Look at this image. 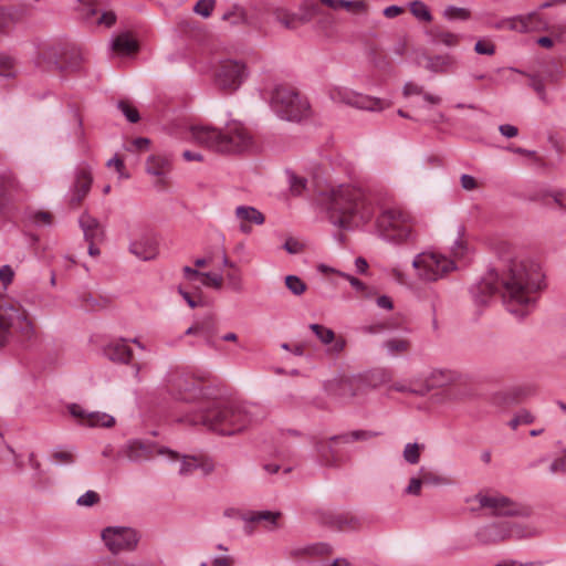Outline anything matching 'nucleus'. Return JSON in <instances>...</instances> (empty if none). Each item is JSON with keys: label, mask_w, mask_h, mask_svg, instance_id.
Listing matches in <instances>:
<instances>
[{"label": "nucleus", "mask_w": 566, "mask_h": 566, "mask_svg": "<svg viewBox=\"0 0 566 566\" xmlns=\"http://www.w3.org/2000/svg\"><path fill=\"white\" fill-rule=\"evenodd\" d=\"M285 286L292 294L296 296L302 295L307 289L305 282L302 281L297 275L293 274L285 276Z\"/></svg>", "instance_id": "nucleus-40"}, {"label": "nucleus", "mask_w": 566, "mask_h": 566, "mask_svg": "<svg viewBox=\"0 0 566 566\" xmlns=\"http://www.w3.org/2000/svg\"><path fill=\"white\" fill-rule=\"evenodd\" d=\"M82 6L84 10V17L85 19H91L92 17L97 14V8L95 0H77Z\"/></svg>", "instance_id": "nucleus-63"}, {"label": "nucleus", "mask_w": 566, "mask_h": 566, "mask_svg": "<svg viewBox=\"0 0 566 566\" xmlns=\"http://www.w3.org/2000/svg\"><path fill=\"white\" fill-rule=\"evenodd\" d=\"M221 19L229 22L231 25L245 24L255 29H260L259 23L249 17L247 10L239 4H232L229 9H227L223 12Z\"/></svg>", "instance_id": "nucleus-29"}, {"label": "nucleus", "mask_w": 566, "mask_h": 566, "mask_svg": "<svg viewBox=\"0 0 566 566\" xmlns=\"http://www.w3.org/2000/svg\"><path fill=\"white\" fill-rule=\"evenodd\" d=\"M275 20L289 30L296 29L301 23L297 13L290 12L285 9H276L274 11Z\"/></svg>", "instance_id": "nucleus-36"}, {"label": "nucleus", "mask_w": 566, "mask_h": 566, "mask_svg": "<svg viewBox=\"0 0 566 566\" xmlns=\"http://www.w3.org/2000/svg\"><path fill=\"white\" fill-rule=\"evenodd\" d=\"M30 219L36 226H50L52 223V214L48 211H36L30 214Z\"/></svg>", "instance_id": "nucleus-55"}, {"label": "nucleus", "mask_w": 566, "mask_h": 566, "mask_svg": "<svg viewBox=\"0 0 566 566\" xmlns=\"http://www.w3.org/2000/svg\"><path fill=\"white\" fill-rule=\"evenodd\" d=\"M512 70L530 78L528 85L534 90L538 98L544 103H548L546 84H556L564 76L563 71L556 64L547 65L545 69L535 73H525L516 69Z\"/></svg>", "instance_id": "nucleus-16"}, {"label": "nucleus", "mask_w": 566, "mask_h": 566, "mask_svg": "<svg viewBox=\"0 0 566 566\" xmlns=\"http://www.w3.org/2000/svg\"><path fill=\"white\" fill-rule=\"evenodd\" d=\"M14 181L9 176H2L0 177V211L6 206V202L8 200V195L10 190L13 188Z\"/></svg>", "instance_id": "nucleus-45"}, {"label": "nucleus", "mask_w": 566, "mask_h": 566, "mask_svg": "<svg viewBox=\"0 0 566 566\" xmlns=\"http://www.w3.org/2000/svg\"><path fill=\"white\" fill-rule=\"evenodd\" d=\"M308 328L314 333L319 343L327 346V354L338 356L346 347V339L343 336H336L332 328L313 323Z\"/></svg>", "instance_id": "nucleus-20"}, {"label": "nucleus", "mask_w": 566, "mask_h": 566, "mask_svg": "<svg viewBox=\"0 0 566 566\" xmlns=\"http://www.w3.org/2000/svg\"><path fill=\"white\" fill-rule=\"evenodd\" d=\"M256 406L234 400L208 401L189 418L191 424H202L219 434L231 436L245 429L255 418Z\"/></svg>", "instance_id": "nucleus-3"}, {"label": "nucleus", "mask_w": 566, "mask_h": 566, "mask_svg": "<svg viewBox=\"0 0 566 566\" xmlns=\"http://www.w3.org/2000/svg\"><path fill=\"white\" fill-rule=\"evenodd\" d=\"M67 410L72 417L78 420L80 424L87 427L111 428L115 424V419L105 412H86L80 405L70 403Z\"/></svg>", "instance_id": "nucleus-19"}, {"label": "nucleus", "mask_w": 566, "mask_h": 566, "mask_svg": "<svg viewBox=\"0 0 566 566\" xmlns=\"http://www.w3.org/2000/svg\"><path fill=\"white\" fill-rule=\"evenodd\" d=\"M528 14L526 15H517L511 19L503 20L500 22L496 28H509L512 31H517L521 33H528L527 27Z\"/></svg>", "instance_id": "nucleus-38"}, {"label": "nucleus", "mask_w": 566, "mask_h": 566, "mask_svg": "<svg viewBox=\"0 0 566 566\" xmlns=\"http://www.w3.org/2000/svg\"><path fill=\"white\" fill-rule=\"evenodd\" d=\"M112 50L128 55L138 50V43L128 33H120L113 39Z\"/></svg>", "instance_id": "nucleus-32"}, {"label": "nucleus", "mask_w": 566, "mask_h": 566, "mask_svg": "<svg viewBox=\"0 0 566 566\" xmlns=\"http://www.w3.org/2000/svg\"><path fill=\"white\" fill-rule=\"evenodd\" d=\"M423 482L421 476L419 478H411L409 481L408 486L406 488L405 492L410 495L419 496L421 494V486Z\"/></svg>", "instance_id": "nucleus-60"}, {"label": "nucleus", "mask_w": 566, "mask_h": 566, "mask_svg": "<svg viewBox=\"0 0 566 566\" xmlns=\"http://www.w3.org/2000/svg\"><path fill=\"white\" fill-rule=\"evenodd\" d=\"M289 184L292 195L300 196L306 189L307 179L300 177L292 171H287Z\"/></svg>", "instance_id": "nucleus-43"}, {"label": "nucleus", "mask_w": 566, "mask_h": 566, "mask_svg": "<svg viewBox=\"0 0 566 566\" xmlns=\"http://www.w3.org/2000/svg\"><path fill=\"white\" fill-rule=\"evenodd\" d=\"M101 536L113 554L135 551L140 539L136 530L124 526H108L102 531Z\"/></svg>", "instance_id": "nucleus-11"}, {"label": "nucleus", "mask_w": 566, "mask_h": 566, "mask_svg": "<svg viewBox=\"0 0 566 566\" xmlns=\"http://www.w3.org/2000/svg\"><path fill=\"white\" fill-rule=\"evenodd\" d=\"M172 460H180L178 473L181 476L191 475L198 469V457L195 455H180L178 457L168 455Z\"/></svg>", "instance_id": "nucleus-37"}, {"label": "nucleus", "mask_w": 566, "mask_h": 566, "mask_svg": "<svg viewBox=\"0 0 566 566\" xmlns=\"http://www.w3.org/2000/svg\"><path fill=\"white\" fill-rule=\"evenodd\" d=\"M301 23H307L316 15L322 14V9L317 3V0H304L300 6V12L297 13Z\"/></svg>", "instance_id": "nucleus-35"}, {"label": "nucleus", "mask_w": 566, "mask_h": 566, "mask_svg": "<svg viewBox=\"0 0 566 566\" xmlns=\"http://www.w3.org/2000/svg\"><path fill=\"white\" fill-rule=\"evenodd\" d=\"M339 276L344 277L345 280H347L349 282V284L352 285L353 289H355L357 292H366L367 290V286L366 284L360 281L359 279L350 275V274H347V273H344V272H337Z\"/></svg>", "instance_id": "nucleus-59"}, {"label": "nucleus", "mask_w": 566, "mask_h": 566, "mask_svg": "<svg viewBox=\"0 0 566 566\" xmlns=\"http://www.w3.org/2000/svg\"><path fill=\"white\" fill-rule=\"evenodd\" d=\"M410 11L417 19L421 21L430 22L432 20V15L428 7L422 1H412L410 3Z\"/></svg>", "instance_id": "nucleus-42"}, {"label": "nucleus", "mask_w": 566, "mask_h": 566, "mask_svg": "<svg viewBox=\"0 0 566 566\" xmlns=\"http://www.w3.org/2000/svg\"><path fill=\"white\" fill-rule=\"evenodd\" d=\"M420 447L418 443H407L403 449V459L409 464H417L420 460Z\"/></svg>", "instance_id": "nucleus-44"}, {"label": "nucleus", "mask_w": 566, "mask_h": 566, "mask_svg": "<svg viewBox=\"0 0 566 566\" xmlns=\"http://www.w3.org/2000/svg\"><path fill=\"white\" fill-rule=\"evenodd\" d=\"M118 108L120 109V112L124 114V116L127 118L128 122L137 123L139 120L140 116H139L138 109L136 107H134L133 105H130L128 102H126V101L118 102Z\"/></svg>", "instance_id": "nucleus-48"}, {"label": "nucleus", "mask_w": 566, "mask_h": 566, "mask_svg": "<svg viewBox=\"0 0 566 566\" xmlns=\"http://www.w3.org/2000/svg\"><path fill=\"white\" fill-rule=\"evenodd\" d=\"M12 339L29 349L36 345L39 332L23 307L3 302L0 303V348Z\"/></svg>", "instance_id": "nucleus-5"}, {"label": "nucleus", "mask_w": 566, "mask_h": 566, "mask_svg": "<svg viewBox=\"0 0 566 566\" xmlns=\"http://www.w3.org/2000/svg\"><path fill=\"white\" fill-rule=\"evenodd\" d=\"M378 235L392 244H403L416 241L412 217L400 208L382 209L376 220Z\"/></svg>", "instance_id": "nucleus-6"}, {"label": "nucleus", "mask_w": 566, "mask_h": 566, "mask_svg": "<svg viewBox=\"0 0 566 566\" xmlns=\"http://www.w3.org/2000/svg\"><path fill=\"white\" fill-rule=\"evenodd\" d=\"M78 222L86 242H101L103 240L104 230L96 218L88 213H83Z\"/></svg>", "instance_id": "nucleus-28"}, {"label": "nucleus", "mask_w": 566, "mask_h": 566, "mask_svg": "<svg viewBox=\"0 0 566 566\" xmlns=\"http://www.w3.org/2000/svg\"><path fill=\"white\" fill-rule=\"evenodd\" d=\"M305 553L310 555H328L332 553V547L326 543H316L307 546Z\"/></svg>", "instance_id": "nucleus-56"}, {"label": "nucleus", "mask_w": 566, "mask_h": 566, "mask_svg": "<svg viewBox=\"0 0 566 566\" xmlns=\"http://www.w3.org/2000/svg\"><path fill=\"white\" fill-rule=\"evenodd\" d=\"M328 94L334 102L344 103L359 109L376 112L382 111L389 106L385 99L364 95L347 87H332Z\"/></svg>", "instance_id": "nucleus-12"}, {"label": "nucleus", "mask_w": 566, "mask_h": 566, "mask_svg": "<svg viewBox=\"0 0 566 566\" xmlns=\"http://www.w3.org/2000/svg\"><path fill=\"white\" fill-rule=\"evenodd\" d=\"M235 217L238 220H240V231L245 234L251 233V224L261 226L265 221L264 214L251 206L237 207Z\"/></svg>", "instance_id": "nucleus-22"}, {"label": "nucleus", "mask_w": 566, "mask_h": 566, "mask_svg": "<svg viewBox=\"0 0 566 566\" xmlns=\"http://www.w3.org/2000/svg\"><path fill=\"white\" fill-rule=\"evenodd\" d=\"M216 0H199L193 7L195 13L209 18L214 9Z\"/></svg>", "instance_id": "nucleus-49"}, {"label": "nucleus", "mask_w": 566, "mask_h": 566, "mask_svg": "<svg viewBox=\"0 0 566 566\" xmlns=\"http://www.w3.org/2000/svg\"><path fill=\"white\" fill-rule=\"evenodd\" d=\"M339 9H346L348 11L360 13L366 11V3L363 0H339Z\"/></svg>", "instance_id": "nucleus-53"}, {"label": "nucleus", "mask_w": 566, "mask_h": 566, "mask_svg": "<svg viewBox=\"0 0 566 566\" xmlns=\"http://www.w3.org/2000/svg\"><path fill=\"white\" fill-rule=\"evenodd\" d=\"M125 457L132 462H143L154 458L156 454L178 457V453L151 441L132 440L123 449Z\"/></svg>", "instance_id": "nucleus-15"}, {"label": "nucleus", "mask_w": 566, "mask_h": 566, "mask_svg": "<svg viewBox=\"0 0 566 566\" xmlns=\"http://www.w3.org/2000/svg\"><path fill=\"white\" fill-rule=\"evenodd\" d=\"M171 170L170 160L161 155H151L146 160V171L149 175L158 177L157 184L165 187L166 177Z\"/></svg>", "instance_id": "nucleus-25"}, {"label": "nucleus", "mask_w": 566, "mask_h": 566, "mask_svg": "<svg viewBox=\"0 0 566 566\" xmlns=\"http://www.w3.org/2000/svg\"><path fill=\"white\" fill-rule=\"evenodd\" d=\"M419 474L422 479L423 484L441 485L448 483V480L446 478L440 476L437 473L429 471L424 468L420 469Z\"/></svg>", "instance_id": "nucleus-46"}, {"label": "nucleus", "mask_w": 566, "mask_h": 566, "mask_svg": "<svg viewBox=\"0 0 566 566\" xmlns=\"http://www.w3.org/2000/svg\"><path fill=\"white\" fill-rule=\"evenodd\" d=\"M527 27L528 32H537L547 30V23L543 20V18L537 12L528 13Z\"/></svg>", "instance_id": "nucleus-50"}, {"label": "nucleus", "mask_w": 566, "mask_h": 566, "mask_svg": "<svg viewBox=\"0 0 566 566\" xmlns=\"http://www.w3.org/2000/svg\"><path fill=\"white\" fill-rule=\"evenodd\" d=\"M201 277L203 279L202 284L206 286H211L217 290H220L222 287L223 277L221 274L211 273V272H202Z\"/></svg>", "instance_id": "nucleus-52"}, {"label": "nucleus", "mask_w": 566, "mask_h": 566, "mask_svg": "<svg viewBox=\"0 0 566 566\" xmlns=\"http://www.w3.org/2000/svg\"><path fill=\"white\" fill-rule=\"evenodd\" d=\"M248 75L244 62L227 59L221 61L216 69L214 84L226 93H233L243 84Z\"/></svg>", "instance_id": "nucleus-10"}, {"label": "nucleus", "mask_w": 566, "mask_h": 566, "mask_svg": "<svg viewBox=\"0 0 566 566\" xmlns=\"http://www.w3.org/2000/svg\"><path fill=\"white\" fill-rule=\"evenodd\" d=\"M436 42L442 43L448 46H453L458 43V36L451 32H439L434 35Z\"/></svg>", "instance_id": "nucleus-57"}, {"label": "nucleus", "mask_w": 566, "mask_h": 566, "mask_svg": "<svg viewBox=\"0 0 566 566\" xmlns=\"http://www.w3.org/2000/svg\"><path fill=\"white\" fill-rule=\"evenodd\" d=\"M443 15L449 20H468L470 18V11L464 8L449 6L444 9Z\"/></svg>", "instance_id": "nucleus-47"}, {"label": "nucleus", "mask_w": 566, "mask_h": 566, "mask_svg": "<svg viewBox=\"0 0 566 566\" xmlns=\"http://www.w3.org/2000/svg\"><path fill=\"white\" fill-rule=\"evenodd\" d=\"M332 442L333 441L329 439V441H318L315 444L317 454L326 464H333L335 461Z\"/></svg>", "instance_id": "nucleus-39"}, {"label": "nucleus", "mask_w": 566, "mask_h": 566, "mask_svg": "<svg viewBox=\"0 0 566 566\" xmlns=\"http://www.w3.org/2000/svg\"><path fill=\"white\" fill-rule=\"evenodd\" d=\"M63 56L60 59V66L57 71L61 72H75L81 69L84 61L83 52L74 44L64 42Z\"/></svg>", "instance_id": "nucleus-23"}, {"label": "nucleus", "mask_w": 566, "mask_h": 566, "mask_svg": "<svg viewBox=\"0 0 566 566\" xmlns=\"http://www.w3.org/2000/svg\"><path fill=\"white\" fill-rule=\"evenodd\" d=\"M481 509H491L495 516H528L530 510L513 502L504 495H486L479 493L474 496Z\"/></svg>", "instance_id": "nucleus-13"}, {"label": "nucleus", "mask_w": 566, "mask_h": 566, "mask_svg": "<svg viewBox=\"0 0 566 566\" xmlns=\"http://www.w3.org/2000/svg\"><path fill=\"white\" fill-rule=\"evenodd\" d=\"M378 436H380V432H378V431L354 430V431L342 433L338 436H333L331 438V440L339 441L342 443H352L355 441H367V440L373 439Z\"/></svg>", "instance_id": "nucleus-33"}, {"label": "nucleus", "mask_w": 566, "mask_h": 566, "mask_svg": "<svg viewBox=\"0 0 566 566\" xmlns=\"http://www.w3.org/2000/svg\"><path fill=\"white\" fill-rule=\"evenodd\" d=\"M190 133L196 143L220 154L244 153L253 147L251 134L240 123L229 124L224 130L212 126L193 125Z\"/></svg>", "instance_id": "nucleus-4"}, {"label": "nucleus", "mask_w": 566, "mask_h": 566, "mask_svg": "<svg viewBox=\"0 0 566 566\" xmlns=\"http://www.w3.org/2000/svg\"><path fill=\"white\" fill-rule=\"evenodd\" d=\"M409 342L400 338H391L384 343V347L391 355L402 354L409 349Z\"/></svg>", "instance_id": "nucleus-41"}, {"label": "nucleus", "mask_w": 566, "mask_h": 566, "mask_svg": "<svg viewBox=\"0 0 566 566\" xmlns=\"http://www.w3.org/2000/svg\"><path fill=\"white\" fill-rule=\"evenodd\" d=\"M420 280L434 282L455 269L454 262L434 252H421L412 261Z\"/></svg>", "instance_id": "nucleus-8"}, {"label": "nucleus", "mask_w": 566, "mask_h": 566, "mask_svg": "<svg viewBox=\"0 0 566 566\" xmlns=\"http://www.w3.org/2000/svg\"><path fill=\"white\" fill-rule=\"evenodd\" d=\"M500 259L504 263L502 276L495 270H490L480 282L471 286V295L476 304L485 305L494 294L503 291L507 310L524 316L526 312L523 308L534 304V294L542 289L544 274L537 263L517 259L506 243L500 247Z\"/></svg>", "instance_id": "nucleus-1"}, {"label": "nucleus", "mask_w": 566, "mask_h": 566, "mask_svg": "<svg viewBox=\"0 0 566 566\" xmlns=\"http://www.w3.org/2000/svg\"><path fill=\"white\" fill-rule=\"evenodd\" d=\"M319 524L337 531L354 530L358 526V520L350 513H338L329 509H321L315 512Z\"/></svg>", "instance_id": "nucleus-18"}, {"label": "nucleus", "mask_w": 566, "mask_h": 566, "mask_svg": "<svg viewBox=\"0 0 566 566\" xmlns=\"http://www.w3.org/2000/svg\"><path fill=\"white\" fill-rule=\"evenodd\" d=\"M129 252L143 261H150L158 255V241L154 235L145 234L129 244Z\"/></svg>", "instance_id": "nucleus-21"}, {"label": "nucleus", "mask_w": 566, "mask_h": 566, "mask_svg": "<svg viewBox=\"0 0 566 566\" xmlns=\"http://www.w3.org/2000/svg\"><path fill=\"white\" fill-rule=\"evenodd\" d=\"M108 304V298L102 296L95 297L91 293H82L78 296V306L87 312L105 308Z\"/></svg>", "instance_id": "nucleus-34"}, {"label": "nucleus", "mask_w": 566, "mask_h": 566, "mask_svg": "<svg viewBox=\"0 0 566 566\" xmlns=\"http://www.w3.org/2000/svg\"><path fill=\"white\" fill-rule=\"evenodd\" d=\"M474 51L481 55H493L495 46L491 42L479 40L474 45Z\"/></svg>", "instance_id": "nucleus-58"}, {"label": "nucleus", "mask_w": 566, "mask_h": 566, "mask_svg": "<svg viewBox=\"0 0 566 566\" xmlns=\"http://www.w3.org/2000/svg\"><path fill=\"white\" fill-rule=\"evenodd\" d=\"M426 61L424 67L436 74H446L453 72L455 60L449 55H423Z\"/></svg>", "instance_id": "nucleus-30"}, {"label": "nucleus", "mask_w": 566, "mask_h": 566, "mask_svg": "<svg viewBox=\"0 0 566 566\" xmlns=\"http://www.w3.org/2000/svg\"><path fill=\"white\" fill-rule=\"evenodd\" d=\"M453 380V374L450 370H433L426 378L423 385L419 386V389H413V394L423 396L434 388H440Z\"/></svg>", "instance_id": "nucleus-27"}, {"label": "nucleus", "mask_w": 566, "mask_h": 566, "mask_svg": "<svg viewBox=\"0 0 566 566\" xmlns=\"http://www.w3.org/2000/svg\"><path fill=\"white\" fill-rule=\"evenodd\" d=\"M281 517L280 512L272 511H251L242 515V520L248 524L264 523L269 530L277 527V521Z\"/></svg>", "instance_id": "nucleus-31"}, {"label": "nucleus", "mask_w": 566, "mask_h": 566, "mask_svg": "<svg viewBox=\"0 0 566 566\" xmlns=\"http://www.w3.org/2000/svg\"><path fill=\"white\" fill-rule=\"evenodd\" d=\"M170 392L179 400L196 401L203 396L201 381L185 373H172L168 379Z\"/></svg>", "instance_id": "nucleus-14"}, {"label": "nucleus", "mask_w": 566, "mask_h": 566, "mask_svg": "<svg viewBox=\"0 0 566 566\" xmlns=\"http://www.w3.org/2000/svg\"><path fill=\"white\" fill-rule=\"evenodd\" d=\"M549 471L553 474L566 473V453L552 462V464L549 465Z\"/></svg>", "instance_id": "nucleus-64"}, {"label": "nucleus", "mask_w": 566, "mask_h": 566, "mask_svg": "<svg viewBox=\"0 0 566 566\" xmlns=\"http://www.w3.org/2000/svg\"><path fill=\"white\" fill-rule=\"evenodd\" d=\"M99 502V495L95 491H86L83 495H81L76 503L80 506H93Z\"/></svg>", "instance_id": "nucleus-54"}, {"label": "nucleus", "mask_w": 566, "mask_h": 566, "mask_svg": "<svg viewBox=\"0 0 566 566\" xmlns=\"http://www.w3.org/2000/svg\"><path fill=\"white\" fill-rule=\"evenodd\" d=\"M52 460L59 464H72L75 460L73 450L56 449L52 453Z\"/></svg>", "instance_id": "nucleus-51"}, {"label": "nucleus", "mask_w": 566, "mask_h": 566, "mask_svg": "<svg viewBox=\"0 0 566 566\" xmlns=\"http://www.w3.org/2000/svg\"><path fill=\"white\" fill-rule=\"evenodd\" d=\"M92 181L93 178L88 169L80 168L76 171L73 193L70 199L72 206H78L82 202L91 189Z\"/></svg>", "instance_id": "nucleus-24"}, {"label": "nucleus", "mask_w": 566, "mask_h": 566, "mask_svg": "<svg viewBox=\"0 0 566 566\" xmlns=\"http://www.w3.org/2000/svg\"><path fill=\"white\" fill-rule=\"evenodd\" d=\"M270 106L277 117L287 122H301L310 114L307 99L290 85L273 88Z\"/></svg>", "instance_id": "nucleus-7"}, {"label": "nucleus", "mask_w": 566, "mask_h": 566, "mask_svg": "<svg viewBox=\"0 0 566 566\" xmlns=\"http://www.w3.org/2000/svg\"><path fill=\"white\" fill-rule=\"evenodd\" d=\"M64 42L52 41L39 44L35 56V65L44 71L57 70L60 59L63 56Z\"/></svg>", "instance_id": "nucleus-17"}, {"label": "nucleus", "mask_w": 566, "mask_h": 566, "mask_svg": "<svg viewBox=\"0 0 566 566\" xmlns=\"http://www.w3.org/2000/svg\"><path fill=\"white\" fill-rule=\"evenodd\" d=\"M104 355L112 361L128 364L133 358V350L125 339H117L104 347Z\"/></svg>", "instance_id": "nucleus-26"}, {"label": "nucleus", "mask_w": 566, "mask_h": 566, "mask_svg": "<svg viewBox=\"0 0 566 566\" xmlns=\"http://www.w3.org/2000/svg\"><path fill=\"white\" fill-rule=\"evenodd\" d=\"M325 206L331 223L342 229L359 227L368 222L375 213L371 196L352 186L342 185L331 189Z\"/></svg>", "instance_id": "nucleus-2"}, {"label": "nucleus", "mask_w": 566, "mask_h": 566, "mask_svg": "<svg viewBox=\"0 0 566 566\" xmlns=\"http://www.w3.org/2000/svg\"><path fill=\"white\" fill-rule=\"evenodd\" d=\"M198 469L201 470L203 475H209L214 471V463L207 457H198Z\"/></svg>", "instance_id": "nucleus-61"}, {"label": "nucleus", "mask_w": 566, "mask_h": 566, "mask_svg": "<svg viewBox=\"0 0 566 566\" xmlns=\"http://www.w3.org/2000/svg\"><path fill=\"white\" fill-rule=\"evenodd\" d=\"M116 22V14L113 11H104L97 18L96 23L98 25H104L106 28H111Z\"/></svg>", "instance_id": "nucleus-62"}, {"label": "nucleus", "mask_w": 566, "mask_h": 566, "mask_svg": "<svg viewBox=\"0 0 566 566\" xmlns=\"http://www.w3.org/2000/svg\"><path fill=\"white\" fill-rule=\"evenodd\" d=\"M528 532L523 524L509 521L493 522L481 526L475 532V538L480 544L491 545L511 538H524Z\"/></svg>", "instance_id": "nucleus-9"}]
</instances>
